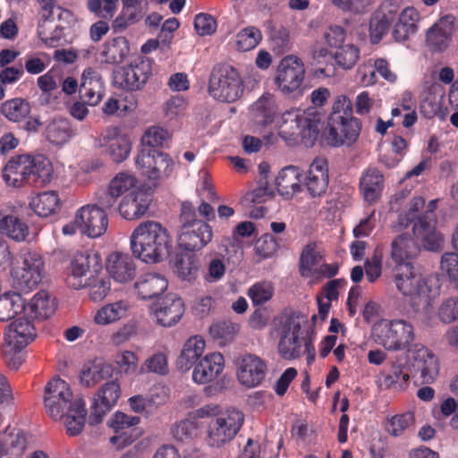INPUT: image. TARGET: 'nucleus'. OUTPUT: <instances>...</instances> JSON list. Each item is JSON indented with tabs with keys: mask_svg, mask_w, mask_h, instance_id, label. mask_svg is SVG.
Instances as JSON below:
<instances>
[{
	"mask_svg": "<svg viewBox=\"0 0 458 458\" xmlns=\"http://www.w3.org/2000/svg\"><path fill=\"white\" fill-rule=\"evenodd\" d=\"M129 310L126 301H118L102 307L95 316V322L98 325H107L125 317Z\"/></svg>",
	"mask_w": 458,
	"mask_h": 458,
	"instance_id": "obj_49",
	"label": "nucleus"
},
{
	"mask_svg": "<svg viewBox=\"0 0 458 458\" xmlns=\"http://www.w3.org/2000/svg\"><path fill=\"white\" fill-rule=\"evenodd\" d=\"M117 3L118 0H88L87 7L96 16L110 20L116 12Z\"/></svg>",
	"mask_w": 458,
	"mask_h": 458,
	"instance_id": "obj_59",
	"label": "nucleus"
},
{
	"mask_svg": "<svg viewBox=\"0 0 458 458\" xmlns=\"http://www.w3.org/2000/svg\"><path fill=\"white\" fill-rule=\"evenodd\" d=\"M55 310V299L48 292L41 290L25 305L24 313L31 319L44 320L50 318Z\"/></svg>",
	"mask_w": 458,
	"mask_h": 458,
	"instance_id": "obj_33",
	"label": "nucleus"
},
{
	"mask_svg": "<svg viewBox=\"0 0 458 458\" xmlns=\"http://www.w3.org/2000/svg\"><path fill=\"white\" fill-rule=\"evenodd\" d=\"M206 347L203 337L194 335L190 337L184 344L178 358V366L181 369H190L201 357Z\"/></svg>",
	"mask_w": 458,
	"mask_h": 458,
	"instance_id": "obj_42",
	"label": "nucleus"
},
{
	"mask_svg": "<svg viewBox=\"0 0 458 458\" xmlns=\"http://www.w3.org/2000/svg\"><path fill=\"white\" fill-rule=\"evenodd\" d=\"M414 423V414L405 412L388 418L386 423V430L393 437H400Z\"/></svg>",
	"mask_w": 458,
	"mask_h": 458,
	"instance_id": "obj_56",
	"label": "nucleus"
},
{
	"mask_svg": "<svg viewBox=\"0 0 458 458\" xmlns=\"http://www.w3.org/2000/svg\"><path fill=\"white\" fill-rule=\"evenodd\" d=\"M70 269L68 284L75 289L83 288L87 285V281L82 280L83 277L102 270L101 256L94 250L77 252L72 259Z\"/></svg>",
	"mask_w": 458,
	"mask_h": 458,
	"instance_id": "obj_16",
	"label": "nucleus"
},
{
	"mask_svg": "<svg viewBox=\"0 0 458 458\" xmlns=\"http://www.w3.org/2000/svg\"><path fill=\"white\" fill-rule=\"evenodd\" d=\"M114 368L108 363L103 361H94L83 367L81 372V383L90 387L102 380L112 377Z\"/></svg>",
	"mask_w": 458,
	"mask_h": 458,
	"instance_id": "obj_41",
	"label": "nucleus"
},
{
	"mask_svg": "<svg viewBox=\"0 0 458 458\" xmlns=\"http://www.w3.org/2000/svg\"><path fill=\"white\" fill-rule=\"evenodd\" d=\"M411 366L415 374H420L422 384L432 383L439 370L436 355L425 346H416L412 351Z\"/></svg>",
	"mask_w": 458,
	"mask_h": 458,
	"instance_id": "obj_22",
	"label": "nucleus"
},
{
	"mask_svg": "<svg viewBox=\"0 0 458 458\" xmlns=\"http://www.w3.org/2000/svg\"><path fill=\"white\" fill-rule=\"evenodd\" d=\"M440 268L458 288V253L445 252L440 260Z\"/></svg>",
	"mask_w": 458,
	"mask_h": 458,
	"instance_id": "obj_64",
	"label": "nucleus"
},
{
	"mask_svg": "<svg viewBox=\"0 0 458 458\" xmlns=\"http://www.w3.org/2000/svg\"><path fill=\"white\" fill-rule=\"evenodd\" d=\"M277 113L276 98L269 93L263 94L252 106L254 120L262 126L271 124Z\"/></svg>",
	"mask_w": 458,
	"mask_h": 458,
	"instance_id": "obj_40",
	"label": "nucleus"
},
{
	"mask_svg": "<svg viewBox=\"0 0 458 458\" xmlns=\"http://www.w3.org/2000/svg\"><path fill=\"white\" fill-rule=\"evenodd\" d=\"M168 286L167 279L158 273H145L134 283L138 296L142 300H151L161 295Z\"/></svg>",
	"mask_w": 458,
	"mask_h": 458,
	"instance_id": "obj_31",
	"label": "nucleus"
},
{
	"mask_svg": "<svg viewBox=\"0 0 458 458\" xmlns=\"http://www.w3.org/2000/svg\"><path fill=\"white\" fill-rule=\"evenodd\" d=\"M374 341L387 351L405 350L413 342V326L403 319H383L372 327Z\"/></svg>",
	"mask_w": 458,
	"mask_h": 458,
	"instance_id": "obj_9",
	"label": "nucleus"
},
{
	"mask_svg": "<svg viewBox=\"0 0 458 458\" xmlns=\"http://www.w3.org/2000/svg\"><path fill=\"white\" fill-rule=\"evenodd\" d=\"M76 222L81 223V233L98 238L103 235L108 226V218L106 211L97 205H85L76 212Z\"/></svg>",
	"mask_w": 458,
	"mask_h": 458,
	"instance_id": "obj_19",
	"label": "nucleus"
},
{
	"mask_svg": "<svg viewBox=\"0 0 458 458\" xmlns=\"http://www.w3.org/2000/svg\"><path fill=\"white\" fill-rule=\"evenodd\" d=\"M321 256L316 250V244H307L300 257L299 271L301 276L304 278L314 277Z\"/></svg>",
	"mask_w": 458,
	"mask_h": 458,
	"instance_id": "obj_50",
	"label": "nucleus"
},
{
	"mask_svg": "<svg viewBox=\"0 0 458 458\" xmlns=\"http://www.w3.org/2000/svg\"><path fill=\"white\" fill-rule=\"evenodd\" d=\"M410 375L404 366L393 363L388 369H384L377 376L376 383L381 389L403 391L409 386Z\"/></svg>",
	"mask_w": 458,
	"mask_h": 458,
	"instance_id": "obj_32",
	"label": "nucleus"
},
{
	"mask_svg": "<svg viewBox=\"0 0 458 458\" xmlns=\"http://www.w3.org/2000/svg\"><path fill=\"white\" fill-rule=\"evenodd\" d=\"M53 166L43 155H18L12 157L3 169V179L8 186L43 187L50 182Z\"/></svg>",
	"mask_w": 458,
	"mask_h": 458,
	"instance_id": "obj_2",
	"label": "nucleus"
},
{
	"mask_svg": "<svg viewBox=\"0 0 458 458\" xmlns=\"http://www.w3.org/2000/svg\"><path fill=\"white\" fill-rule=\"evenodd\" d=\"M22 267L12 271L13 284L21 291L30 292L36 288L43 277L44 261L35 251L25 252Z\"/></svg>",
	"mask_w": 458,
	"mask_h": 458,
	"instance_id": "obj_15",
	"label": "nucleus"
},
{
	"mask_svg": "<svg viewBox=\"0 0 458 458\" xmlns=\"http://www.w3.org/2000/svg\"><path fill=\"white\" fill-rule=\"evenodd\" d=\"M174 268L182 280L191 282L197 278L199 263L194 257L181 258L176 260Z\"/></svg>",
	"mask_w": 458,
	"mask_h": 458,
	"instance_id": "obj_58",
	"label": "nucleus"
},
{
	"mask_svg": "<svg viewBox=\"0 0 458 458\" xmlns=\"http://www.w3.org/2000/svg\"><path fill=\"white\" fill-rule=\"evenodd\" d=\"M305 77V67L301 58L290 55L279 63L275 82L278 89L286 95L301 91Z\"/></svg>",
	"mask_w": 458,
	"mask_h": 458,
	"instance_id": "obj_14",
	"label": "nucleus"
},
{
	"mask_svg": "<svg viewBox=\"0 0 458 458\" xmlns=\"http://www.w3.org/2000/svg\"><path fill=\"white\" fill-rule=\"evenodd\" d=\"M301 172L298 167L293 165L283 168L276 179L277 191L286 197L300 192L301 190Z\"/></svg>",
	"mask_w": 458,
	"mask_h": 458,
	"instance_id": "obj_39",
	"label": "nucleus"
},
{
	"mask_svg": "<svg viewBox=\"0 0 458 458\" xmlns=\"http://www.w3.org/2000/svg\"><path fill=\"white\" fill-rule=\"evenodd\" d=\"M95 147L104 148V152L115 163L125 160L131 151V141L127 134L123 133L116 126L104 130L95 139Z\"/></svg>",
	"mask_w": 458,
	"mask_h": 458,
	"instance_id": "obj_17",
	"label": "nucleus"
},
{
	"mask_svg": "<svg viewBox=\"0 0 458 458\" xmlns=\"http://www.w3.org/2000/svg\"><path fill=\"white\" fill-rule=\"evenodd\" d=\"M170 139V133L167 130L158 127L153 126L149 128L142 137V144L151 147V149H155L154 148L163 147Z\"/></svg>",
	"mask_w": 458,
	"mask_h": 458,
	"instance_id": "obj_63",
	"label": "nucleus"
},
{
	"mask_svg": "<svg viewBox=\"0 0 458 458\" xmlns=\"http://www.w3.org/2000/svg\"><path fill=\"white\" fill-rule=\"evenodd\" d=\"M243 92L244 82L236 68L226 64H218L213 67L208 80V93L214 99L233 103Z\"/></svg>",
	"mask_w": 458,
	"mask_h": 458,
	"instance_id": "obj_7",
	"label": "nucleus"
},
{
	"mask_svg": "<svg viewBox=\"0 0 458 458\" xmlns=\"http://www.w3.org/2000/svg\"><path fill=\"white\" fill-rule=\"evenodd\" d=\"M137 183L138 180L134 175L127 172H121L110 181L108 187L114 195L121 197L126 192L129 193L136 190Z\"/></svg>",
	"mask_w": 458,
	"mask_h": 458,
	"instance_id": "obj_55",
	"label": "nucleus"
},
{
	"mask_svg": "<svg viewBox=\"0 0 458 458\" xmlns=\"http://www.w3.org/2000/svg\"><path fill=\"white\" fill-rule=\"evenodd\" d=\"M87 411L85 409V402L81 399H75L73 407L65 412L64 424L66 432L69 436H77L84 428Z\"/></svg>",
	"mask_w": 458,
	"mask_h": 458,
	"instance_id": "obj_43",
	"label": "nucleus"
},
{
	"mask_svg": "<svg viewBox=\"0 0 458 458\" xmlns=\"http://www.w3.org/2000/svg\"><path fill=\"white\" fill-rule=\"evenodd\" d=\"M308 323L307 317L297 311H286L274 318L275 330L279 335L278 352L285 360L299 358L308 338L301 327Z\"/></svg>",
	"mask_w": 458,
	"mask_h": 458,
	"instance_id": "obj_6",
	"label": "nucleus"
},
{
	"mask_svg": "<svg viewBox=\"0 0 458 458\" xmlns=\"http://www.w3.org/2000/svg\"><path fill=\"white\" fill-rule=\"evenodd\" d=\"M266 372L267 365L260 358L246 354L241 360L237 376L241 384L247 387H255L262 383Z\"/></svg>",
	"mask_w": 458,
	"mask_h": 458,
	"instance_id": "obj_25",
	"label": "nucleus"
},
{
	"mask_svg": "<svg viewBox=\"0 0 458 458\" xmlns=\"http://www.w3.org/2000/svg\"><path fill=\"white\" fill-rule=\"evenodd\" d=\"M136 165L154 186H157L172 174L174 162L166 153L142 148L136 157Z\"/></svg>",
	"mask_w": 458,
	"mask_h": 458,
	"instance_id": "obj_12",
	"label": "nucleus"
},
{
	"mask_svg": "<svg viewBox=\"0 0 458 458\" xmlns=\"http://www.w3.org/2000/svg\"><path fill=\"white\" fill-rule=\"evenodd\" d=\"M24 348L4 342L2 347V355L10 369L17 370L21 367L24 361Z\"/></svg>",
	"mask_w": 458,
	"mask_h": 458,
	"instance_id": "obj_61",
	"label": "nucleus"
},
{
	"mask_svg": "<svg viewBox=\"0 0 458 458\" xmlns=\"http://www.w3.org/2000/svg\"><path fill=\"white\" fill-rule=\"evenodd\" d=\"M106 269L110 276L119 283L130 282L136 276L134 259L127 253H111L107 258Z\"/></svg>",
	"mask_w": 458,
	"mask_h": 458,
	"instance_id": "obj_30",
	"label": "nucleus"
},
{
	"mask_svg": "<svg viewBox=\"0 0 458 458\" xmlns=\"http://www.w3.org/2000/svg\"><path fill=\"white\" fill-rule=\"evenodd\" d=\"M184 303L176 294L168 293L153 307L156 321L165 327L175 325L184 313Z\"/></svg>",
	"mask_w": 458,
	"mask_h": 458,
	"instance_id": "obj_23",
	"label": "nucleus"
},
{
	"mask_svg": "<svg viewBox=\"0 0 458 458\" xmlns=\"http://www.w3.org/2000/svg\"><path fill=\"white\" fill-rule=\"evenodd\" d=\"M0 231L16 242L24 241L28 235V226L14 216H5L0 219Z\"/></svg>",
	"mask_w": 458,
	"mask_h": 458,
	"instance_id": "obj_51",
	"label": "nucleus"
},
{
	"mask_svg": "<svg viewBox=\"0 0 458 458\" xmlns=\"http://www.w3.org/2000/svg\"><path fill=\"white\" fill-rule=\"evenodd\" d=\"M153 61L140 55L128 65L119 67L114 72V84L126 91H137L144 88L152 75Z\"/></svg>",
	"mask_w": 458,
	"mask_h": 458,
	"instance_id": "obj_11",
	"label": "nucleus"
},
{
	"mask_svg": "<svg viewBox=\"0 0 458 458\" xmlns=\"http://www.w3.org/2000/svg\"><path fill=\"white\" fill-rule=\"evenodd\" d=\"M361 122L353 116L352 102L344 95L337 96L327 121L326 140L332 147L352 145L360 136Z\"/></svg>",
	"mask_w": 458,
	"mask_h": 458,
	"instance_id": "obj_5",
	"label": "nucleus"
},
{
	"mask_svg": "<svg viewBox=\"0 0 458 458\" xmlns=\"http://www.w3.org/2000/svg\"><path fill=\"white\" fill-rule=\"evenodd\" d=\"M436 208L437 200H431L428 211L420 215L412 225L413 234L421 240L424 248L428 250H438L442 242L441 233L436 230L434 222L433 211Z\"/></svg>",
	"mask_w": 458,
	"mask_h": 458,
	"instance_id": "obj_20",
	"label": "nucleus"
},
{
	"mask_svg": "<svg viewBox=\"0 0 458 458\" xmlns=\"http://www.w3.org/2000/svg\"><path fill=\"white\" fill-rule=\"evenodd\" d=\"M76 134L71 122L67 118L56 117L49 121L44 131V135L50 143L63 146Z\"/></svg>",
	"mask_w": 458,
	"mask_h": 458,
	"instance_id": "obj_36",
	"label": "nucleus"
},
{
	"mask_svg": "<svg viewBox=\"0 0 458 458\" xmlns=\"http://www.w3.org/2000/svg\"><path fill=\"white\" fill-rule=\"evenodd\" d=\"M34 325L29 318H20L13 322L4 334V342L26 347L36 338Z\"/></svg>",
	"mask_w": 458,
	"mask_h": 458,
	"instance_id": "obj_34",
	"label": "nucleus"
},
{
	"mask_svg": "<svg viewBox=\"0 0 458 458\" xmlns=\"http://www.w3.org/2000/svg\"><path fill=\"white\" fill-rule=\"evenodd\" d=\"M262 39L259 29L249 26L241 30L235 37V46L239 51L246 52L255 48Z\"/></svg>",
	"mask_w": 458,
	"mask_h": 458,
	"instance_id": "obj_53",
	"label": "nucleus"
},
{
	"mask_svg": "<svg viewBox=\"0 0 458 458\" xmlns=\"http://www.w3.org/2000/svg\"><path fill=\"white\" fill-rule=\"evenodd\" d=\"M359 58L360 49L352 44L342 46L335 55L337 64L346 70L352 69Z\"/></svg>",
	"mask_w": 458,
	"mask_h": 458,
	"instance_id": "obj_60",
	"label": "nucleus"
},
{
	"mask_svg": "<svg viewBox=\"0 0 458 458\" xmlns=\"http://www.w3.org/2000/svg\"><path fill=\"white\" fill-rule=\"evenodd\" d=\"M226 267L224 256H215L208 263L207 270L203 274L205 281L208 283H216L220 281L225 274Z\"/></svg>",
	"mask_w": 458,
	"mask_h": 458,
	"instance_id": "obj_62",
	"label": "nucleus"
},
{
	"mask_svg": "<svg viewBox=\"0 0 458 458\" xmlns=\"http://www.w3.org/2000/svg\"><path fill=\"white\" fill-rule=\"evenodd\" d=\"M240 328L238 323L231 320L217 321L209 327V335L219 345H225L233 341Z\"/></svg>",
	"mask_w": 458,
	"mask_h": 458,
	"instance_id": "obj_48",
	"label": "nucleus"
},
{
	"mask_svg": "<svg viewBox=\"0 0 458 458\" xmlns=\"http://www.w3.org/2000/svg\"><path fill=\"white\" fill-rule=\"evenodd\" d=\"M225 367L224 356L220 352L207 354L194 367L192 379L197 384H207L215 380Z\"/></svg>",
	"mask_w": 458,
	"mask_h": 458,
	"instance_id": "obj_29",
	"label": "nucleus"
},
{
	"mask_svg": "<svg viewBox=\"0 0 458 458\" xmlns=\"http://www.w3.org/2000/svg\"><path fill=\"white\" fill-rule=\"evenodd\" d=\"M199 428V423L195 419L182 420L173 427V437L177 441L188 442L198 437Z\"/></svg>",
	"mask_w": 458,
	"mask_h": 458,
	"instance_id": "obj_54",
	"label": "nucleus"
},
{
	"mask_svg": "<svg viewBox=\"0 0 458 458\" xmlns=\"http://www.w3.org/2000/svg\"><path fill=\"white\" fill-rule=\"evenodd\" d=\"M30 206L39 216H48L60 207V199L55 191H44L34 197Z\"/></svg>",
	"mask_w": 458,
	"mask_h": 458,
	"instance_id": "obj_45",
	"label": "nucleus"
},
{
	"mask_svg": "<svg viewBox=\"0 0 458 458\" xmlns=\"http://www.w3.org/2000/svg\"><path fill=\"white\" fill-rule=\"evenodd\" d=\"M26 437L22 432H4L0 433V458L4 454L20 457L26 449Z\"/></svg>",
	"mask_w": 458,
	"mask_h": 458,
	"instance_id": "obj_44",
	"label": "nucleus"
},
{
	"mask_svg": "<svg viewBox=\"0 0 458 458\" xmlns=\"http://www.w3.org/2000/svg\"><path fill=\"white\" fill-rule=\"evenodd\" d=\"M394 15L392 13L388 14L377 13L371 17L369 21V37L371 43L377 44L382 39L394 21Z\"/></svg>",
	"mask_w": 458,
	"mask_h": 458,
	"instance_id": "obj_52",
	"label": "nucleus"
},
{
	"mask_svg": "<svg viewBox=\"0 0 458 458\" xmlns=\"http://www.w3.org/2000/svg\"><path fill=\"white\" fill-rule=\"evenodd\" d=\"M130 54L129 40L123 36H118L106 41L102 45L100 57L107 64H120Z\"/></svg>",
	"mask_w": 458,
	"mask_h": 458,
	"instance_id": "obj_37",
	"label": "nucleus"
},
{
	"mask_svg": "<svg viewBox=\"0 0 458 458\" xmlns=\"http://www.w3.org/2000/svg\"><path fill=\"white\" fill-rule=\"evenodd\" d=\"M180 219L182 223L178 237V245L181 249L197 251L211 242V226L202 220L196 219L195 208L191 202L182 204Z\"/></svg>",
	"mask_w": 458,
	"mask_h": 458,
	"instance_id": "obj_8",
	"label": "nucleus"
},
{
	"mask_svg": "<svg viewBox=\"0 0 458 458\" xmlns=\"http://www.w3.org/2000/svg\"><path fill=\"white\" fill-rule=\"evenodd\" d=\"M31 106L28 100L21 98H14L4 102L1 106V113L12 122L19 123L29 117Z\"/></svg>",
	"mask_w": 458,
	"mask_h": 458,
	"instance_id": "obj_47",
	"label": "nucleus"
},
{
	"mask_svg": "<svg viewBox=\"0 0 458 458\" xmlns=\"http://www.w3.org/2000/svg\"><path fill=\"white\" fill-rule=\"evenodd\" d=\"M244 422V414L237 409H228L212 418L208 428L207 444L221 447L233 440Z\"/></svg>",
	"mask_w": 458,
	"mask_h": 458,
	"instance_id": "obj_10",
	"label": "nucleus"
},
{
	"mask_svg": "<svg viewBox=\"0 0 458 458\" xmlns=\"http://www.w3.org/2000/svg\"><path fill=\"white\" fill-rule=\"evenodd\" d=\"M25 301L17 293H6L0 296V321H9L24 311Z\"/></svg>",
	"mask_w": 458,
	"mask_h": 458,
	"instance_id": "obj_46",
	"label": "nucleus"
},
{
	"mask_svg": "<svg viewBox=\"0 0 458 458\" xmlns=\"http://www.w3.org/2000/svg\"><path fill=\"white\" fill-rule=\"evenodd\" d=\"M172 248L167 230L158 222L140 223L131 235V249L137 259L147 264L161 262Z\"/></svg>",
	"mask_w": 458,
	"mask_h": 458,
	"instance_id": "obj_3",
	"label": "nucleus"
},
{
	"mask_svg": "<svg viewBox=\"0 0 458 458\" xmlns=\"http://www.w3.org/2000/svg\"><path fill=\"white\" fill-rule=\"evenodd\" d=\"M70 386L60 377L53 378L45 387L44 403L47 414L54 420H61L73 407Z\"/></svg>",
	"mask_w": 458,
	"mask_h": 458,
	"instance_id": "obj_13",
	"label": "nucleus"
},
{
	"mask_svg": "<svg viewBox=\"0 0 458 458\" xmlns=\"http://www.w3.org/2000/svg\"><path fill=\"white\" fill-rule=\"evenodd\" d=\"M420 19V13L412 6L404 8L399 15L398 21L393 30V37L396 41H405L417 31V23Z\"/></svg>",
	"mask_w": 458,
	"mask_h": 458,
	"instance_id": "obj_38",
	"label": "nucleus"
},
{
	"mask_svg": "<svg viewBox=\"0 0 458 458\" xmlns=\"http://www.w3.org/2000/svg\"><path fill=\"white\" fill-rule=\"evenodd\" d=\"M120 395L121 387L116 380H112L103 385L93 398L89 423L90 425H97L102 422L104 416L116 404Z\"/></svg>",
	"mask_w": 458,
	"mask_h": 458,
	"instance_id": "obj_18",
	"label": "nucleus"
},
{
	"mask_svg": "<svg viewBox=\"0 0 458 458\" xmlns=\"http://www.w3.org/2000/svg\"><path fill=\"white\" fill-rule=\"evenodd\" d=\"M122 11L112 22L114 32L125 30L130 25L140 21L143 16L144 0H122Z\"/></svg>",
	"mask_w": 458,
	"mask_h": 458,
	"instance_id": "obj_35",
	"label": "nucleus"
},
{
	"mask_svg": "<svg viewBox=\"0 0 458 458\" xmlns=\"http://www.w3.org/2000/svg\"><path fill=\"white\" fill-rule=\"evenodd\" d=\"M254 306L262 305L270 301L274 295V286L267 281L254 284L248 292Z\"/></svg>",
	"mask_w": 458,
	"mask_h": 458,
	"instance_id": "obj_57",
	"label": "nucleus"
},
{
	"mask_svg": "<svg viewBox=\"0 0 458 458\" xmlns=\"http://www.w3.org/2000/svg\"><path fill=\"white\" fill-rule=\"evenodd\" d=\"M81 98L89 106H97L103 98L104 82L100 73L94 68H86L81 75L79 89Z\"/></svg>",
	"mask_w": 458,
	"mask_h": 458,
	"instance_id": "obj_28",
	"label": "nucleus"
},
{
	"mask_svg": "<svg viewBox=\"0 0 458 458\" xmlns=\"http://www.w3.org/2000/svg\"><path fill=\"white\" fill-rule=\"evenodd\" d=\"M385 187V176L375 166H369L361 173L359 182L360 193L369 204L376 203L382 196Z\"/></svg>",
	"mask_w": 458,
	"mask_h": 458,
	"instance_id": "obj_26",
	"label": "nucleus"
},
{
	"mask_svg": "<svg viewBox=\"0 0 458 458\" xmlns=\"http://www.w3.org/2000/svg\"><path fill=\"white\" fill-rule=\"evenodd\" d=\"M415 238L404 233L393 239L390 256L386 266L392 272L397 289L405 296L428 298L431 293L430 280L419 273L413 260L420 253V245Z\"/></svg>",
	"mask_w": 458,
	"mask_h": 458,
	"instance_id": "obj_1",
	"label": "nucleus"
},
{
	"mask_svg": "<svg viewBox=\"0 0 458 458\" xmlns=\"http://www.w3.org/2000/svg\"><path fill=\"white\" fill-rule=\"evenodd\" d=\"M151 202L150 193L142 189H136L123 198L118 211L126 220L139 219L148 212Z\"/></svg>",
	"mask_w": 458,
	"mask_h": 458,
	"instance_id": "obj_24",
	"label": "nucleus"
},
{
	"mask_svg": "<svg viewBox=\"0 0 458 458\" xmlns=\"http://www.w3.org/2000/svg\"><path fill=\"white\" fill-rule=\"evenodd\" d=\"M329 184L328 164L327 159L316 157L305 174L303 186L310 198H322Z\"/></svg>",
	"mask_w": 458,
	"mask_h": 458,
	"instance_id": "obj_21",
	"label": "nucleus"
},
{
	"mask_svg": "<svg viewBox=\"0 0 458 458\" xmlns=\"http://www.w3.org/2000/svg\"><path fill=\"white\" fill-rule=\"evenodd\" d=\"M329 95L327 89L318 88L310 95L311 103L315 106L308 107L302 112L291 110L283 114L284 123H291V134L301 136L302 143L308 148L315 145L322 127L323 114L317 109V106H324Z\"/></svg>",
	"mask_w": 458,
	"mask_h": 458,
	"instance_id": "obj_4",
	"label": "nucleus"
},
{
	"mask_svg": "<svg viewBox=\"0 0 458 458\" xmlns=\"http://www.w3.org/2000/svg\"><path fill=\"white\" fill-rule=\"evenodd\" d=\"M454 33V18L445 16L439 19L427 31L426 43L432 52H443L452 40Z\"/></svg>",
	"mask_w": 458,
	"mask_h": 458,
	"instance_id": "obj_27",
	"label": "nucleus"
}]
</instances>
